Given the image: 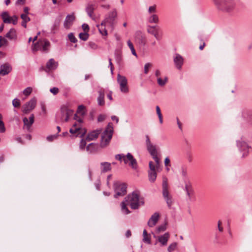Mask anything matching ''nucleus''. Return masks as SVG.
Segmentation results:
<instances>
[{
    "label": "nucleus",
    "mask_w": 252,
    "mask_h": 252,
    "mask_svg": "<svg viewBox=\"0 0 252 252\" xmlns=\"http://www.w3.org/2000/svg\"><path fill=\"white\" fill-rule=\"evenodd\" d=\"M140 193L137 190L133 191L128 194L125 199V201L132 209H137L144 203V201L139 198Z\"/></svg>",
    "instance_id": "nucleus-1"
},
{
    "label": "nucleus",
    "mask_w": 252,
    "mask_h": 252,
    "mask_svg": "<svg viewBox=\"0 0 252 252\" xmlns=\"http://www.w3.org/2000/svg\"><path fill=\"white\" fill-rule=\"evenodd\" d=\"M217 8L226 12H231L236 6L234 0H213Z\"/></svg>",
    "instance_id": "nucleus-2"
},
{
    "label": "nucleus",
    "mask_w": 252,
    "mask_h": 252,
    "mask_svg": "<svg viewBox=\"0 0 252 252\" xmlns=\"http://www.w3.org/2000/svg\"><path fill=\"white\" fill-rule=\"evenodd\" d=\"M115 159L121 162L123 161L125 164H128L133 169L137 168V162L131 154L128 153L126 155L124 154H118L115 156Z\"/></svg>",
    "instance_id": "nucleus-3"
},
{
    "label": "nucleus",
    "mask_w": 252,
    "mask_h": 252,
    "mask_svg": "<svg viewBox=\"0 0 252 252\" xmlns=\"http://www.w3.org/2000/svg\"><path fill=\"white\" fill-rule=\"evenodd\" d=\"M51 47L50 42L48 40L45 38L40 39L38 41L33 44L32 46V50L33 52L37 51L47 53L49 52Z\"/></svg>",
    "instance_id": "nucleus-4"
},
{
    "label": "nucleus",
    "mask_w": 252,
    "mask_h": 252,
    "mask_svg": "<svg viewBox=\"0 0 252 252\" xmlns=\"http://www.w3.org/2000/svg\"><path fill=\"white\" fill-rule=\"evenodd\" d=\"M113 134V127L108 125L106 129L103 132L100 145L102 147L106 146L110 142Z\"/></svg>",
    "instance_id": "nucleus-5"
},
{
    "label": "nucleus",
    "mask_w": 252,
    "mask_h": 252,
    "mask_svg": "<svg viewBox=\"0 0 252 252\" xmlns=\"http://www.w3.org/2000/svg\"><path fill=\"white\" fill-rule=\"evenodd\" d=\"M73 114L71 110L68 109L65 106H63L61 108V111L57 115L56 119L57 120L63 122H67L69 117Z\"/></svg>",
    "instance_id": "nucleus-6"
},
{
    "label": "nucleus",
    "mask_w": 252,
    "mask_h": 252,
    "mask_svg": "<svg viewBox=\"0 0 252 252\" xmlns=\"http://www.w3.org/2000/svg\"><path fill=\"white\" fill-rule=\"evenodd\" d=\"M117 16V10L116 9H113L112 11L106 15L105 19L101 23V26H106V23H108L110 24V26L113 28L115 20Z\"/></svg>",
    "instance_id": "nucleus-7"
},
{
    "label": "nucleus",
    "mask_w": 252,
    "mask_h": 252,
    "mask_svg": "<svg viewBox=\"0 0 252 252\" xmlns=\"http://www.w3.org/2000/svg\"><path fill=\"white\" fill-rule=\"evenodd\" d=\"M114 188L116 192L115 197L124 196L126 193L127 187L125 183H120L119 182L115 183Z\"/></svg>",
    "instance_id": "nucleus-8"
},
{
    "label": "nucleus",
    "mask_w": 252,
    "mask_h": 252,
    "mask_svg": "<svg viewBox=\"0 0 252 252\" xmlns=\"http://www.w3.org/2000/svg\"><path fill=\"white\" fill-rule=\"evenodd\" d=\"M117 81L120 85L121 91L123 93H127L129 90L126 77L119 74L117 76Z\"/></svg>",
    "instance_id": "nucleus-9"
},
{
    "label": "nucleus",
    "mask_w": 252,
    "mask_h": 252,
    "mask_svg": "<svg viewBox=\"0 0 252 252\" xmlns=\"http://www.w3.org/2000/svg\"><path fill=\"white\" fill-rule=\"evenodd\" d=\"M237 146L241 152H244L243 157H247L249 153V149L251 148L246 142L244 141L242 139L240 140L237 141Z\"/></svg>",
    "instance_id": "nucleus-10"
},
{
    "label": "nucleus",
    "mask_w": 252,
    "mask_h": 252,
    "mask_svg": "<svg viewBox=\"0 0 252 252\" xmlns=\"http://www.w3.org/2000/svg\"><path fill=\"white\" fill-rule=\"evenodd\" d=\"M36 99L33 97L29 101L25 104L23 106V112L24 114H28L32 111L36 106Z\"/></svg>",
    "instance_id": "nucleus-11"
},
{
    "label": "nucleus",
    "mask_w": 252,
    "mask_h": 252,
    "mask_svg": "<svg viewBox=\"0 0 252 252\" xmlns=\"http://www.w3.org/2000/svg\"><path fill=\"white\" fill-rule=\"evenodd\" d=\"M145 137L147 149L151 156L158 154L156 146L151 142L149 136L146 135Z\"/></svg>",
    "instance_id": "nucleus-12"
},
{
    "label": "nucleus",
    "mask_w": 252,
    "mask_h": 252,
    "mask_svg": "<svg viewBox=\"0 0 252 252\" xmlns=\"http://www.w3.org/2000/svg\"><path fill=\"white\" fill-rule=\"evenodd\" d=\"M58 66V63L54 59H50L46 63L44 70L48 72L51 70H55Z\"/></svg>",
    "instance_id": "nucleus-13"
},
{
    "label": "nucleus",
    "mask_w": 252,
    "mask_h": 252,
    "mask_svg": "<svg viewBox=\"0 0 252 252\" xmlns=\"http://www.w3.org/2000/svg\"><path fill=\"white\" fill-rule=\"evenodd\" d=\"M184 190L186 192L188 198L190 199L192 196L194 194V190L190 181H186V183H185Z\"/></svg>",
    "instance_id": "nucleus-14"
},
{
    "label": "nucleus",
    "mask_w": 252,
    "mask_h": 252,
    "mask_svg": "<svg viewBox=\"0 0 252 252\" xmlns=\"http://www.w3.org/2000/svg\"><path fill=\"white\" fill-rule=\"evenodd\" d=\"M11 70V65L8 63H5L0 66V75L5 76L9 74Z\"/></svg>",
    "instance_id": "nucleus-15"
},
{
    "label": "nucleus",
    "mask_w": 252,
    "mask_h": 252,
    "mask_svg": "<svg viewBox=\"0 0 252 252\" xmlns=\"http://www.w3.org/2000/svg\"><path fill=\"white\" fill-rule=\"evenodd\" d=\"M75 17L74 13L67 15L63 23V26L65 29H69L72 26L73 21L75 20Z\"/></svg>",
    "instance_id": "nucleus-16"
},
{
    "label": "nucleus",
    "mask_w": 252,
    "mask_h": 252,
    "mask_svg": "<svg viewBox=\"0 0 252 252\" xmlns=\"http://www.w3.org/2000/svg\"><path fill=\"white\" fill-rule=\"evenodd\" d=\"M101 132L102 129L99 128L89 132L86 137V140L92 141L96 139Z\"/></svg>",
    "instance_id": "nucleus-17"
},
{
    "label": "nucleus",
    "mask_w": 252,
    "mask_h": 252,
    "mask_svg": "<svg viewBox=\"0 0 252 252\" xmlns=\"http://www.w3.org/2000/svg\"><path fill=\"white\" fill-rule=\"evenodd\" d=\"M135 40L138 43L143 46L145 45L147 42L145 36L140 31H138L136 32Z\"/></svg>",
    "instance_id": "nucleus-18"
},
{
    "label": "nucleus",
    "mask_w": 252,
    "mask_h": 252,
    "mask_svg": "<svg viewBox=\"0 0 252 252\" xmlns=\"http://www.w3.org/2000/svg\"><path fill=\"white\" fill-rule=\"evenodd\" d=\"M174 62L176 67L180 70L183 64L184 59L180 55L176 54L174 58Z\"/></svg>",
    "instance_id": "nucleus-19"
},
{
    "label": "nucleus",
    "mask_w": 252,
    "mask_h": 252,
    "mask_svg": "<svg viewBox=\"0 0 252 252\" xmlns=\"http://www.w3.org/2000/svg\"><path fill=\"white\" fill-rule=\"evenodd\" d=\"M159 215L158 213H155L150 218L148 221V225L149 227H154L158 222Z\"/></svg>",
    "instance_id": "nucleus-20"
},
{
    "label": "nucleus",
    "mask_w": 252,
    "mask_h": 252,
    "mask_svg": "<svg viewBox=\"0 0 252 252\" xmlns=\"http://www.w3.org/2000/svg\"><path fill=\"white\" fill-rule=\"evenodd\" d=\"M23 121L24 124V126L26 127L28 130H29L34 123V115L32 114L29 117V120L25 117L23 119Z\"/></svg>",
    "instance_id": "nucleus-21"
},
{
    "label": "nucleus",
    "mask_w": 252,
    "mask_h": 252,
    "mask_svg": "<svg viewBox=\"0 0 252 252\" xmlns=\"http://www.w3.org/2000/svg\"><path fill=\"white\" fill-rule=\"evenodd\" d=\"M170 234L168 232L164 233L162 235L158 236V240L160 243L161 246H166L169 239Z\"/></svg>",
    "instance_id": "nucleus-22"
},
{
    "label": "nucleus",
    "mask_w": 252,
    "mask_h": 252,
    "mask_svg": "<svg viewBox=\"0 0 252 252\" xmlns=\"http://www.w3.org/2000/svg\"><path fill=\"white\" fill-rule=\"evenodd\" d=\"M147 32L148 33L153 35L157 40L160 39L161 37L158 33V30L157 29V26H148Z\"/></svg>",
    "instance_id": "nucleus-23"
},
{
    "label": "nucleus",
    "mask_w": 252,
    "mask_h": 252,
    "mask_svg": "<svg viewBox=\"0 0 252 252\" xmlns=\"http://www.w3.org/2000/svg\"><path fill=\"white\" fill-rule=\"evenodd\" d=\"M98 93L99 95L97 97V103L99 106H103L105 104L104 102V90L102 89H100Z\"/></svg>",
    "instance_id": "nucleus-24"
},
{
    "label": "nucleus",
    "mask_w": 252,
    "mask_h": 252,
    "mask_svg": "<svg viewBox=\"0 0 252 252\" xmlns=\"http://www.w3.org/2000/svg\"><path fill=\"white\" fill-rule=\"evenodd\" d=\"M94 5L93 4H88L86 7V11L88 16L93 20H94Z\"/></svg>",
    "instance_id": "nucleus-25"
},
{
    "label": "nucleus",
    "mask_w": 252,
    "mask_h": 252,
    "mask_svg": "<svg viewBox=\"0 0 252 252\" xmlns=\"http://www.w3.org/2000/svg\"><path fill=\"white\" fill-rule=\"evenodd\" d=\"M6 37L10 40H16L17 39V32L16 31L12 28L6 34Z\"/></svg>",
    "instance_id": "nucleus-26"
},
{
    "label": "nucleus",
    "mask_w": 252,
    "mask_h": 252,
    "mask_svg": "<svg viewBox=\"0 0 252 252\" xmlns=\"http://www.w3.org/2000/svg\"><path fill=\"white\" fill-rule=\"evenodd\" d=\"M101 170L102 172L105 173L109 171L111 169V164L108 162H101L100 163Z\"/></svg>",
    "instance_id": "nucleus-27"
},
{
    "label": "nucleus",
    "mask_w": 252,
    "mask_h": 252,
    "mask_svg": "<svg viewBox=\"0 0 252 252\" xmlns=\"http://www.w3.org/2000/svg\"><path fill=\"white\" fill-rule=\"evenodd\" d=\"M149 23L157 24L159 22V18L158 15L156 14H152L148 19Z\"/></svg>",
    "instance_id": "nucleus-28"
},
{
    "label": "nucleus",
    "mask_w": 252,
    "mask_h": 252,
    "mask_svg": "<svg viewBox=\"0 0 252 252\" xmlns=\"http://www.w3.org/2000/svg\"><path fill=\"white\" fill-rule=\"evenodd\" d=\"M127 205H128L127 204V202L125 201V200L121 203V211L123 213L126 215L130 213V211L127 207Z\"/></svg>",
    "instance_id": "nucleus-29"
},
{
    "label": "nucleus",
    "mask_w": 252,
    "mask_h": 252,
    "mask_svg": "<svg viewBox=\"0 0 252 252\" xmlns=\"http://www.w3.org/2000/svg\"><path fill=\"white\" fill-rule=\"evenodd\" d=\"M168 184H167V179L166 178L164 177L163 178L162 182V194L163 195H167V192H168Z\"/></svg>",
    "instance_id": "nucleus-30"
},
{
    "label": "nucleus",
    "mask_w": 252,
    "mask_h": 252,
    "mask_svg": "<svg viewBox=\"0 0 252 252\" xmlns=\"http://www.w3.org/2000/svg\"><path fill=\"white\" fill-rule=\"evenodd\" d=\"M1 16L4 23L7 24L11 23V21L10 20L11 17L9 16L7 12H3L1 14Z\"/></svg>",
    "instance_id": "nucleus-31"
},
{
    "label": "nucleus",
    "mask_w": 252,
    "mask_h": 252,
    "mask_svg": "<svg viewBox=\"0 0 252 252\" xmlns=\"http://www.w3.org/2000/svg\"><path fill=\"white\" fill-rule=\"evenodd\" d=\"M181 174L183 178V180L184 183H186V181H189L188 176V171L186 168L182 167L181 169Z\"/></svg>",
    "instance_id": "nucleus-32"
},
{
    "label": "nucleus",
    "mask_w": 252,
    "mask_h": 252,
    "mask_svg": "<svg viewBox=\"0 0 252 252\" xmlns=\"http://www.w3.org/2000/svg\"><path fill=\"white\" fill-rule=\"evenodd\" d=\"M143 241L145 243L150 244L151 243V236L149 235L147 231L144 229L143 233Z\"/></svg>",
    "instance_id": "nucleus-33"
},
{
    "label": "nucleus",
    "mask_w": 252,
    "mask_h": 252,
    "mask_svg": "<svg viewBox=\"0 0 252 252\" xmlns=\"http://www.w3.org/2000/svg\"><path fill=\"white\" fill-rule=\"evenodd\" d=\"M157 174L156 171H149L148 177L150 182H154L157 178Z\"/></svg>",
    "instance_id": "nucleus-34"
},
{
    "label": "nucleus",
    "mask_w": 252,
    "mask_h": 252,
    "mask_svg": "<svg viewBox=\"0 0 252 252\" xmlns=\"http://www.w3.org/2000/svg\"><path fill=\"white\" fill-rule=\"evenodd\" d=\"M105 26H101V24L97 25L96 26L100 33L102 35L107 36L108 33H107V31Z\"/></svg>",
    "instance_id": "nucleus-35"
},
{
    "label": "nucleus",
    "mask_w": 252,
    "mask_h": 252,
    "mask_svg": "<svg viewBox=\"0 0 252 252\" xmlns=\"http://www.w3.org/2000/svg\"><path fill=\"white\" fill-rule=\"evenodd\" d=\"M60 26V22L58 21H56L52 25L51 29V32L52 33H55L57 31L59 30Z\"/></svg>",
    "instance_id": "nucleus-36"
},
{
    "label": "nucleus",
    "mask_w": 252,
    "mask_h": 252,
    "mask_svg": "<svg viewBox=\"0 0 252 252\" xmlns=\"http://www.w3.org/2000/svg\"><path fill=\"white\" fill-rule=\"evenodd\" d=\"M166 200V203L169 208H170L172 204V201L171 196L169 194V192H167V195H163Z\"/></svg>",
    "instance_id": "nucleus-37"
},
{
    "label": "nucleus",
    "mask_w": 252,
    "mask_h": 252,
    "mask_svg": "<svg viewBox=\"0 0 252 252\" xmlns=\"http://www.w3.org/2000/svg\"><path fill=\"white\" fill-rule=\"evenodd\" d=\"M167 82V77H165L163 79L160 77H158L157 82L160 86H164Z\"/></svg>",
    "instance_id": "nucleus-38"
},
{
    "label": "nucleus",
    "mask_w": 252,
    "mask_h": 252,
    "mask_svg": "<svg viewBox=\"0 0 252 252\" xmlns=\"http://www.w3.org/2000/svg\"><path fill=\"white\" fill-rule=\"evenodd\" d=\"M156 111L158 117L159 118V123L161 124L163 123L162 116L160 111V108L158 106H156Z\"/></svg>",
    "instance_id": "nucleus-39"
},
{
    "label": "nucleus",
    "mask_w": 252,
    "mask_h": 252,
    "mask_svg": "<svg viewBox=\"0 0 252 252\" xmlns=\"http://www.w3.org/2000/svg\"><path fill=\"white\" fill-rule=\"evenodd\" d=\"M127 43L128 46L129 47V48L131 51L132 55H133L135 56H137V54H136V53L134 49V46H133L132 43H131V42L130 41V40H128L127 42Z\"/></svg>",
    "instance_id": "nucleus-40"
},
{
    "label": "nucleus",
    "mask_w": 252,
    "mask_h": 252,
    "mask_svg": "<svg viewBox=\"0 0 252 252\" xmlns=\"http://www.w3.org/2000/svg\"><path fill=\"white\" fill-rule=\"evenodd\" d=\"M177 246V243L176 242L172 243L168 247V249H167L168 252H172L176 249Z\"/></svg>",
    "instance_id": "nucleus-41"
},
{
    "label": "nucleus",
    "mask_w": 252,
    "mask_h": 252,
    "mask_svg": "<svg viewBox=\"0 0 252 252\" xmlns=\"http://www.w3.org/2000/svg\"><path fill=\"white\" fill-rule=\"evenodd\" d=\"M79 38L83 40L86 41L89 38V34L87 32H81L79 35Z\"/></svg>",
    "instance_id": "nucleus-42"
},
{
    "label": "nucleus",
    "mask_w": 252,
    "mask_h": 252,
    "mask_svg": "<svg viewBox=\"0 0 252 252\" xmlns=\"http://www.w3.org/2000/svg\"><path fill=\"white\" fill-rule=\"evenodd\" d=\"M80 127H71L69 129V132L72 134H76V136H77L79 134V131L80 130Z\"/></svg>",
    "instance_id": "nucleus-43"
},
{
    "label": "nucleus",
    "mask_w": 252,
    "mask_h": 252,
    "mask_svg": "<svg viewBox=\"0 0 252 252\" xmlns=\"http://www.w3.org/2000/svg\"><path fill=\"white\" fill-rule=\"evenodd\" d=\"M32 87H29L26 88L23 91V93L26 96H29L32 92Z\"/></svg>",
    "instance_id": "nucleus-44"
},
{
    "label": "nucleus",
    "mask_w": 252,
    "mask_h": 252,
    "mask_svg": "<svg viewBox=\"0 0 252 252\" xmlns=\"http://www.w3.org/2000/svg\"><path fill=\"white\" fill-rule=\"evenodd\" d=\"M68 37L70 41L72 43H75L77 41L73 33L72 32H70L68 34Z\"/></svg>",
    "instance_id": "nucleus-45"
},
{
    "label": "nucleus",
    "mask_w": 252,
    "mask_h": 252,
    "mask_svg": "<svg viewBox=\"0 0 252 252\" xmlns=\"http://www.w3.org/2000/svg\"><path fill=\"white\" fill-rule=\"evenodd\" d=\"M166 229V224H163L158 226L157 228V231L158 233L163 232Z\"/></svg>",
    "instance_id": "nucleus-46"
},
{
    "label": "nucleus",
    "mask_w": 252,
    "mask_h": 252,
    "mask_svg": "<svg viewBox=\"0 0 252 252\" xmlns=\"http://www.w3.org/2000/svg\"><path fill=\"white\" fill-rule=\"evenodd\" d=\"M157 10V5L154 4L152 6H150L149 8L148 12L149 14L154 13L156 12Z\"/></svg>",
    "instance_id": "nucleus-47"
},
{
    "label": "nucleus",
    "mask_w": 252,
    "mask_h": 252,
    "mask_svg": "<svg viewBox=\"0 0 252 252\" xmlns=\"http://www.w3.org/2000/svg\"><path fill=\"white\" fill-rule=\"evenodd\" d=\"M12 105L15 108L19 107L20 106V100L18 98L14 99L12 101Z\"/></svg>",
    "instance_id": "nucleus-48"
},
{
    "label": "nucleus",
    "mask_w": 252,
    "mask_h": 252,
    "mask_svg": "<svg viewBox=\"0 0 252 252\" xmlns=\"http://www.w3.org/2000/svg\"><path fill=\"white\" fill-rule=\"evenodd\" d=\"M95 145L94 143H91L89 144L87 147L86 150L87 151H89L91 153L93 152V149L95 148Z\"/></svg>",
    "instance_id": "nucleus-49"
},
{
    "label": "nucleus",
    "mask_w": 252,
    "mask_h": 252,
    "mask_svg": "<svg viewBox=\"0 0 252 252\" xmlns=\"http://www.w3.org/2000/svg\"><path fill=\"white\" fill-rule=\"evenodd\" d=\"M21 18L22 19V21L29 22L30 21V18L27 15V14H22L21 15Z\"/></svg>",
    "instance_id": "nucleus-50"
},
{
    "label": "nucleus",
    "mask_w": 252,
    "mask_h": 252,
    "mask_svg": "<svg viewBox=\"0 0 252 252\" xmlns=\"http://www.w3.org/2000/svg\"><path fill=\"white\" fill-rule=\"evenodd\" d=\"M152 66V64L151 63H146L144 65V73L145 74H147L149 72V68L151 67Z\"/></svg>",
    "instance_id": "nucleus-51"
},
{
    "label": "nucleus",
    "mask_w": 252,
    "mask_h": 252,
    "mask_svg": "<svg viewBox=\"0 0 252 252\" xmlns=\"http://www.w3.org/2000/svg\"><path fill=\"white\" fill-rule=\"evenodd\" d=\"M85 107L82 105H79L78 107V109H77V113H81L82 115H84L85 114V112H84V109H85Z\"/></svg>",
    "instance_id": "nucleus-52"
},
{
    "label": "nucleus",
    "mask_w": 252,
    "mask_h": 252,
    "mask_svg": "<svg viewBox=\"0 0 252 252\" xmlns=\"http://www.w3.org/2000/svg\"><path fill=\"white\" fill-rule=\"evenodd\" d=\"M10 21L13 25H16L17 23L18 17L17 16L14 15L10 17Z\"/></svg>",
    "instance_id": "nucleus-53"
},
{
    "label": "nucleus",
    "mask_w": 252,
    "mask_h": 252,
    "mask_svg": "<svg viewBox=\"0 0 252 252\" xmlns=\"http://www.w3.org/2000/svg\"><path fill=\"white\" fill-rule=\"evenodd\" d=\"M86 145V141L84 139H82L80 142L79 147L81 149L83 150L85 149Z\"/></svg>",
    "instance_id": "nucleus-54"
},
{
    "label": "nucleus",
    "mask_w": 252,
    "mask_h": 252,
    "mask_svg": "<svg viewBox=\"0 0 252 252\" xmlns=\"http://www.w3.org/2000/svg\"><path fill=\"white\" fill-rule=\"evenodd\" d=\"M5 131L4 124L2 121H0V132L3 133Z\"/></svg>",
    "instance_id": "nucleus-55"
},
{
    "label": "nucleus",
    "mask_w": 252,
    "mask_h": 252,
    "mask_svg": "<svg viewBox=\"0 0 252 252\" xmlns=\"http://www.w3.org/2000/svg\"><path fill=\"white\" fill-rule=\"evenodd\" d=\"M115 58L117 62L119 63L121 61V54L119 51L115 52Z\"/></svg>",
    "instance_id": "nucleus-56"
},
{
    "label": "nucleus",
    "mask_w": 252,
    "mask_h": 252,
    "mask_svg": "<svg viewBox=\"0 0 252 252\" xmlns=\"http://www.w3.org/2000/svg\"><path fill=\"white\" fill-rule=\"evenodd\" d=\"M154 160L155 161L156 164H157V168H158V166L159 164V159L158 157V154L155 155L153 156H152Z\"/></svg>",
    "instance_id": "nucleus-57"
},
{
    "label": "nucleus",
    "mask_w": 252,
    "mask_h": 252,
    "mask_svg": "<svg viewBox=\"0 0 252 252\" xmlns=\"http://www.w3.org/2000/svg\"><path fill=\"white\" fill-rule=\"evenodd\" d=\"M59 89L57 87H53L50 90V92L54 95L57 94L59 93Z\"/></svg>",
    "instance_id": "nucleus-58"
},
{
    "label": "nucleus",
    "mask_w": 252,
    "mask_h": 252,
    "mask_svg": "<svg viewBox=\"0 0 252 252\" xmlns=\"http://www.w3.org/2000/svg\"><path fill=\"white\" fill-rule=\"evenodd\" d=\"M150 170L149 171H156V167L153 164L152 161L149 162Z\"/></svg>",
    "instance_id": "nucleus-59"
},
{
    "label": "nucleus",
    "mask_w": 252,
    "mask_h": 252,
    "mask_svg": "<svg viewBox=\"0 0 252 252\" xmlns=\"http://www.w3.org/2000/svg\"><path fill=\"white\" fill-rule=\"evenodd\" d=\"M58 135H49L47 137V140L49 141H52L53 140H54V139H56Z\"/></svg>",
    "instance_id": "nucleus-60"
},
{
    "label": "nucleus",
    "mask_w": 252,
    "mask_h": 252,
    "mask_svg": "<svg viewBox=\"0 0 252 252\" xmlns=\"http://www.w3.org/2000/svg\"><path fill=\"white\" fill-rule=\"evenodd\" d=\"M89 46L90 48L93 49H96L97 48V45L93 42H89Z\"/></svg>",
    "instance_id": "nucleus-61"
},
{
    "label": "nucleus",
    "mask_w": 252,
    "mask_h": 252,
    "mask_svg": "<svg viewBox=\"0 0 252 252\" xmlns=\"http://www.w3.org/2000/svg\"><path fill=\"white\" fill-rule=\"evenodd\" d=\"M170 159L169 158H168V157L166 158L164 160V164H165V167L170 166Z\"/></svg>",
    "instance_id": "nucleus-62"
},
{
    "label": "nucleus",
    "mask_w": 252,
    "mask_h": 252,
    "mask_svg": "<svg viewBox=\"0 0 252 252\" xmlns=\"http://www.w3.org/2000/svg\"><path fill=\"white\" fill-rule=\"evenodd\" d=\"M83 30L85 32H88L89 30V25L87 24H83L82 26Z\"/></svg>",
    "instance_id": "nucleus-63"
},
{
    "label": "nucleus",
    "mask_w": 252,
    "mask_h": 252,
    "mask_svg": "<svg viewBox=\"0 0 252 252\" xmlns=\"http://www.w3.org/2000/svg\"><path fill=\"white\" fill-rule=\"evenodd\" d=\"M105 117L103 115H99L98 117L97 120L98 122H102L105 120Z\"/></svg>",
    "instance_id": "nucleus-64"
}]
</instances>
